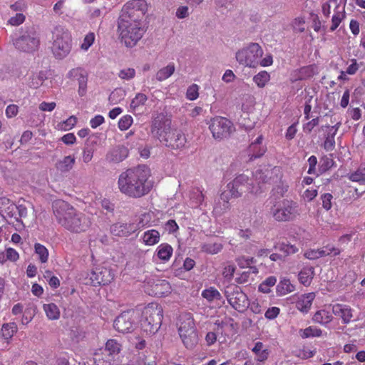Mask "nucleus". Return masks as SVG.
Instances as JSON below:
<instances>
[{"instance_id": "34", "label": "nucleus", "mask_w": 365, "mask_h": 365, "mask_svg": "<svg viewBox=\"0 0 365 365\" xmlns=\"http://www.w3.org/2000/svg\"><path fill=\"white\" fill-rule=\"evenodd\" d=\"M175 70V67L174 63H169L156 73L155 78L158 81H165L174 73Z\"/></svg>"}, {"instance_id": "35", "label": "nucleus", "mask_w": 365, "mask_h": 365, "mask_svg": "<svg viewBox=\"0 0 365 365\" xmlns=\"http://www.w3.org/2000/svg\"><path fill=\"white\" fill-rule=\"evenodd\" d=\"M294 290V286L291 284L289 279L281 280L277 286V293L279 296L291 293Z\"/></svg>"}, {"instance_id": "51", "label": "nucleus", "mask_w": 365, "mask_h": 365, "mask_svg": "<svg viewBox=\"0 0 365 365\" xmlns=\"http://www.w3.org/2000/svg\"><path fill=\"white\" fill-rule=\"evenodd\" d=\"M237 198L239 197L238 196V192L235 191L233 188L229 187V183L226 186V189L222 191V192L220 195V198L222 200H225L229 202V200L232 198Z\"/></svg>"}, {"instance_id": "20", "label": "nucleus", "mask_w": 365, "mask_h": 365, "mask_svg": "<svg viewBox=\"0 0 365 365\" xmlns=\"http://www.w3.org/2000/svg\"><path fill=\"white\" fill-rule=\"evenodd\" d=\"M136 231L133 223L117 222L110 227V232L115 236L128 237Z\"/></svg>"}, {"instance_id": "57", "label": "nucleus", "mask_w": 365, "mask_h": 365, "mask_svg": "<svg viewBox=\"0 0 365 365\" xmlns=\"http://www.w3.org/2000/svg\"><path fill=\"white\" fill-rule=\"evenodd\" d=\"M135 71L134 68H128L122 69L119 71L118 76L119 78L123 80L129 81L135 77Z\"/></svg>"}, {"instance_id": "7", "label": "nucleus", "mask_w": 365, "mask_h": 365, "mask_svg": "<svg viewBox=\"0 0 365 365\" xmlns=\"http://www.w3.org/2000/svg\"><path fill=\"white\" fill-rule=\"evenodd\" d=\"M39 43V36L34 26L21 29L20 36L14 40L16 49L27 53L35 51Z\"/></svg>"}, {"instance_id": "44", "label": "nucleus", "mask_w": 365, "mask_h": 365, "mask_svg": "<svg viewBox=\"0 0 365 365\" xmlns=\"http://www.w3.org/2000/svg\"><path fill=\"white\" fill-rule=\"evenodd\" d=\"M263 344L262 342H257L252 349V351L256 354L257 360L263 361L268 357L269 352L267 349H263Z\"/></svg>"}, {"instance_id": "31", "label": "nucleus", "mask_w": 365, "mask_h": 365, "mask_svg": "<svg viewBox=\"0 0 365 365\" xmlns=\"http://www.w3.org/2000/svg\"><path fill=\"white\" fill-rule=\"evenodd\" d=\"M314 269L312 267H304L299 273V281L303 285L309 286L314 277Z\"/></svg>"}, {"instance_id": "56", "label": "nucleus", "mask_w": 365, "mask_h": 365, "mask_svg": "<svg viewBox=\"0 0 365 365\" xmlns=\"http://www.w3.org/2000/svg\"><path fill=\"white\" fill-rule=\"evenodd\" d=\"M133 123V118L129 115L123 116L118 121V128L120 130H128Z\"/></svg>"}, {"instance_id": "2", "label": "nucleus", "mask_w": 365, "mask_h": 365, "mask_svg": "<svg viewBox=\"0 0 365 365\" xmlns=\"http://www.w3.org/2000/svg\"><path fill=\"white\" fill-rule=\"evenodd\" d=\"M52 207L58 224L71 232H83L91 226V222L88 217L77 211L64 200H55Z\"/></svg>"}, {"instance_id": "55", "label": "nucleus", "mask_w": 365, "mask_h": 365, "mask_svg": "<svg viewBox=\"0 0 365 365\" xmlns=\"http://www.w3.org/2000/svg\"><path fill=\"white\" fill-rule=\"evenodd\" d=\"M77 123V118L74 115L70 116L68 119L63 121L58 125L60 129L63 130H69L72 129Z\"/></svg>"}, {"instance_id": "14", "label": "nucleus", "mask_w": 365, "mask_h": 365, "mask_svg": "<svg viewBox=\"0 0 365 365\" xmlns=\"http://www.w3.org/2000/svg\"><path fill=\"white\" fill-rule=\"evenodd\" d=\"M171 130V119L167 115L160 113L153 117L151 123L153 136L161 141Z\"/></svg>"}, {"instance_id": "47", "label": "nucleus", "mask_w": 365, "mask_h": 365, "mask_svg": "<svg viewBox=\"0 0 365 365\" xmlns=\"http://www.w3.org/2000/svg\"><path fill=\"white\" fill-rule=\"evenodd\" d=\"M35 252L38 255V258L42 263H45L48 259V251L47 248L40 243H36L34 245Z\"/></svg>"}, {"instance_id": "8", "label": "nucleus", "mask_w": 365, "mask_h": 365, "mask_svg": "<svg viewBox=\"0 0 365 365\" xmlns=\"http://www.w3.org/2000/svg\"><path fill=\"white\" fill-rule=\"evenodd\" d=\"M179 335L187 349H192L198 343V335L194 320L190 314L180 316L178 324Z\"/></svg>"}, {"instance_id": "9", "label": "nucleus", "mask_w": 365, "mask_h": 365, "mask_svg": "<svg viewBox=\"0 0 365 365\" xmlns=\"http://www.w3.org/2000/svg\"><path fill=\"white\" fill-rule=\"evenodd\" d=\"M262 55L263 50L261 46L257 43H251L247 47L239 50L235 54V58L237 61L244 66L256 68Z\"/></svg>"}, {"instance_id": "37", "label": "nucleus", "mask_w": 365, "mask_h": 365, "mask_svg": "<svg viewBox=\"0 0 365 365\" xmlns=\"http://www.w3.org/2000/svg\"><path fill=\"white\" fill-rule=\"evenodd\" d=\"M43 310L47 317L51 320L58 319L60 317V311L58 307L53 303L44 304Z\"/></svg>"}, {"instance_id": "42", "label": "nucleus", "mask_w": 365, "mask_h": 365, "mask_svg": "<svg viewBox=\"0 0 365 365\" xmlns=\"http://www.w3.org/2000/svg\"><path fill=\"white\" fill-rule=\"evenodd\" d=\"M277 282V278L274 276H270L265 279L259 285V291L262 293H269L270 288L275 285Z\"/></svg>"}, {"instance_id": "19", "label": "nucleus", "mask_w": 365, "mask_h": 365, "mask_svg": "<svg viewBox=\"0 0 365 365\" xmlns=\"http://www.w3.org/2000/svg\"><path fill=\"white\" fill-rule=\"evenodd\" d=\"M69 78L78 82V94L83 96L86 93L88 77L86 73L81 68H73L68 73Z\"/></svg>"}, {"instance_id": "13", "label": "nucleus", "mask_w": 365, "mask_h": 365, "mask_svg": "<svg viewBox=\"0 0 365 365\" xmlns=\"http://www.w3.org/2000/svg\"><path fill=\"white\" fill-rule=\"evenodd\" d=\"M229 187L237 191L239 197L246 192L252 194H258L262 192L261 187L259 185L257 186L255 185L253 180L244 174L239 175L232 182H229Z\"/></svg>"}, {"instance_id": "54", "label": "nucleus", "mask_w": 365, "mask_h": 365, "mask_svg": "<svg viewBox=\"0 0 365 365\" xmlns=\"http://www.w3.org/2000/svg\"><path fill=\"white\" fill-rule=\"evenodd\" d=\"M204 197L202 191L199 188L194 189L190 193V199L195 202V206L200 205L203 202Z\"/></svg>"}, {"instance_id": "45", "label": "nucleus", "mask_w": 365, "mask_h": 365, "mask_svg": "<svg viewBox=\"0 0 365 365\" xmlns=\"http://www.w3.org/2000/svg\"><path fill=\"white\" fill-rule=\"evenodd\" d=\"M270 76L269 74L265 71H261L255 75L253 78L254 82L257 85L259 88H263L265 86L267 83L269 81Z\"/></svg>"}, {"instance_id": "6", "label": "nucleus", "mask_w": 365, "mask_h": 365, "mask_svg": "<svg viewBox=\"0 0 365 365\" xmlns=\"http://www.w3.org/2000/svg\"><path fill=\"white\" fill-rule=\"evenodd\" d=\"M270 203V215L278 222L291 221L299 215L297 203L292 200L284 199Z\"/></svg>"}, {"instance_id": "22", "label": "nucleus", "mask_w": 365, "mask_h": 365, "mask_svg": "<svg viewBox=\"0 0 365 365\" xmlns=\"http://www.w3.org/2000/svg\"><path fill=\"white\" fill-rule=\"evenodd\" d=\"M128 148L123 145H118L107 153L106 159L110 163H118L124 160L128 157Z\"/></svg>"}, {"instance_id": "63", "label": "nucleus", "mask_w": 365, "mask_h": 365, "mask_svg": "<svg viewBox=\"0 0 365 365\" xmlns=\"http://www.w3.org/2000/svg\"><path fill=\"white\" fill-rule=\"evenodd\" d=\"M287 190L288 186L287 185L282 184L274 187L272 192L274 195H277V197H283L287 192Z\"/></svg>"}, {"instance_id": "58", "label": "nucleus", "mask_w": 365, "mask_h": 365, "mask_svg": "<svg viewBox=\"0 0 365 365\" xmlns=\"http://www.w3.org/2000/svg\"><path fill=\"white\" fill-rule=\"evenodd\" d=\"M305 20L303 17L295 18L292 22V27L295 32L302 33L305 31Z\"/></svg>"}, {"instance_id": "17", "label": "nucleus", "mask_w": 365, "mask_h": 365, "mask_svg": "<svg viewBox=\"0 0 365 365\" xmlns=\"http://www.w3.org/2000/svg\"><path fill=\"white\" fill-rule=\"evenodd\" d=\"M160 143L171 149H182L185 148L187 139L181 130L172 128Z\"/></svg>"}, {"instance_id": "36", "label": "nucleus", "mask_w": 365, "mask_h": 365, "mask_svg": "<svg viewBox=\"0 0 365 365\" xmlns=\"http://www.w3.org/2000/svg\"><path fill=\"white\" fill-rule=\"evenodd\" d=\"M147 100L148 97L145 94L142 93H137L130 103V108L135 112L139 111L145 105Z\"/></svg>"}, {"instance_id": "12", "label": "nucleus", "mask_w": 365, "mask_h": 365, "mask_svg": "<svg viewBox=\"0 0 365 365\" xmlns=\"http://www.w3.org/2000/svg\"><path fill=\"white\" fill-rule=\"evenodd\" d=\"M209 128L212 137L218 140L228 138L234 130L232 122L226 118L220 116L211 120Z\"/></svg>"}, {"instance_id": "24", "label": "nucleus", "mask_w": 365, "mask_h": 365, "mask_svg": "<svg viewBox=\"0 0 365 365\" xmlns=\"http://www.w3.org/2000/svg\"><path fill=\"white\" fill-rule=\"evenodd\" d=\"M262 135H259L250 145L247 153L250 160L260 158L266 152V148L262 145Z\"/></svg>"}, {"instance_id": "43", "label": "nucleus", "mask_w": 365, "mask_h": 365, "mask_svg": "<svg viewBox=\"0 0 365 365\" xmlns=\"http://www.w3.org/2000/svg\"><path fill=\"white\" fill-rule=\"evenodd\" d=\"M230 202L225 200H222L219 198L213 207V213L216 216H221L230 209Z\"/></svg>"}, {"instance_id": "61", "label": "nucleus", "mask_w": 365, "mask_h": 365, "mask_svg": "<svg viewBox=\"0 0 365 365\" xmlns=\"http://www.w3.org/2000/svg\"><path fill=\"white\" fill-rule=\"evenodd\" d=\"M150 215L149 213L142 214L140 216V218H139V220L138 222V224L135 225L136 226V230L137 229L143 228L144 227L148 225L149 224V222H150Z\"/></svg>"}, {"instance_id": "40", "label": "nucleus", "mask_w": 365, "mask_h": 365, "mask_svg": "<svg viewBox=\"0 0 365 365\" xmlns=\"http://www.w3.org/2000/svg\"><path fill=\"white\" fill-rule=\"evenodd\" d=\"M338 9L339 6H337L335 9V13L331 18V25L329 29L331 31H335L346 17L344 10L343 9V11H340L337 10Z\"/></svg>"}, {"instance_id": "62", "label": "nucleus", "mask_w": 365, "mask_h": 365, "mask_svg": "<svg viewBox=\"0 0 365 365\" xmlns=\"http://www.w3.org/2000/svg\"><path fill=\"white\" fill-rule=\"evenodd\" d=\"M25 21V16L23 14H16L9 19V23L12 26H19Z\"/></svg>"}, {"instance_id": "27", "label": "nucleus", "mask_w": 365, "mask_h": 365, "mask_svg": "<svg viewBox=\"0 0 365 365\" xmlns=\"http://www.w3.org/2000/svg\"><path fill=\"white\" fill-rule=\"evenodd\" d=\"M315 295L313 292L302 295L297 302V309L302 312H307L314 299Z\"/></svg>"}, {"instance_id": "23", "label": "nucleus", "mask_w": 365, "mask_h": 365, "mask_svg": "<svg viewBox=\"0 0 365 365\" xmlns=\"http://www.w3.org/2000/svg\"><path fill=\"white\" fill-rule=\"evenodd\" d=\"M332 312L335 316L341 317L342 322L349 324L353 317L352 309L346 304H336L332 306Z\"/></svg>"}, {"instance_id": "11", "label": "nucleus", "mask_w": 365, "mask_h": 365, "mask_svg": "<svg viewBox=\"0 0 365 365\" xmlns=\"http://www.w3.org/2000/svg\"><path fill=\"white\" fill-rule=\"evenodd\" d=\"M224 293L227 302L235 310L243 312L249 307L248 298L240 287L230 284L225 288Z\"/></svg>"}, {"instance_id": "52", "label": "nucleus", "mask_w": 365, "mask_h": 365, "mask_svg": "<svg viewBox=\"0 0 365 365\" xmlns=\"http://www.w3.org/2000/svg\"><path fill=\"white\" fill-rule=\"evenodd\" d=\"M334 160L331 156H324L320 159L319 170L321 172H326L334 165Z\"/></svg>"}, {"instance_id": "5", "label": "nucleus", "mask_w": 365, "mask_h": 365, "mask_svg": "<svg viewBox=\"0 0 365 365\" xmlns=\"http://www.w3.org/2000/svg\"><path fill=\"white\" fill-rule=\"evenodd\" d=\"M51 51L56 58L62 59L71 50V36L69 32L61 26H56L52 31Z\"/></svg>"}, {"instance_id": "25", "label": "nucleus", "mask_w": 365, "mask_h": 365, "mask_svg": "<svg viewBox=\"0 0 365 365\" xmlns=\"http://www.w3.org/2000/svg\"><path fill=\"white\" fill-rule=\"evenodd\" d=\"M279 171V169L274 167L272 169H265L264 170H258L255 172V177L256 180L259 183H270L274 181V175H277V173Z\"/></svg>"}, {"instance_id": "50", "label": "nucleus", "mask_w": 365, "mask_h": 365, "mask_svg": "<svg viewBox=\"0 0 365 365\" xmlns=\"http://www.w3.org/2000/svg\"><path fill=\"white\" fill-rule=\"evenodd\" d=\"M319 257H323L325 256H328L330 255H333L334 256L339 255L341 252L340 250L330 246H326L322 249H318Z\"/></svg>"}, {"instance_id": "16", "label": "nucleus", "mask_w": 365, "mask_h": 365, "mask_svg": "<svg viewBox=\"0 0 365 365\" xmlns=\"http://www.w3.org/2000/svg\"><path fill=\"white\" fill-rule=\"evenodd\" d=\"M114 279V274L107 267H96L88 274V280L91 285H106Z\"/></svg>"}, {"instance_id": "41", "label": "nucleus", "mask_w": 365, "mask_h": 365, "mask_svg": "<svg viewBox=\"0 0 365 365\" xmlns=\"http://www.w3.org/2000/svg\"><path fill=\"white\" fill-rule=\"evenodd\" d=\"M17 331V325L15 323L4 324L1 328L2 336L8 340L10 339Z\"/></svg>"}, {"instance_id": "46", "label": "nucleus", "mask_w": 365, "mask_h": 365, "mask_svg": "<svg viewBox=\"0 0 365 365\" xmlns=\"http://www.w3.org/2000/svg\"><path fill=\"white\" fill-rule=\"evenodd\" d=\"M300 336L303 339L309 338V337H314V336H320L322 334V331L320 329L309 327L304 329H301L299 331Z\"/></svg>"}, {"instance_id": "15", "label": "nucleus", "mask_w": 365, "mask_h": 365, "mask_svg": "<svg viewBox=\"0 0 365 365\" xmlns=\"http://www.w3.org/2000/svg\"><path fill=\"white\" fill-rule=\"evenodd\" d=\"M136 318V313L133 310L123 312L115 318L113 327L119 332H131L135 327Z\"/></svg>"}, {"instance_id": "26", "label": "nucleus", "mask_w": 365, "mask_h": 365, "mask_svg": "<svg viewBox=\"0 0 365 365\" xmlns=\"http://www.w3.org/2000/svg\"><path fill=\"white\" fill-rule=\"evenodd\" d=\"M322 130L324 131L323 148L327 151L334 150L335 148V135L337 133V128H328Z\"/></svg>"}, {"instance_id": "30", "label": "nucleus", "mask_w": 365, "mask_h": 365, "mask_svg": "<svg viewBox=\"0 0 365 365\" xmlns=\"http://www.w3.org/2000/svg\"><path fill=\"white\" fill-rule=\"evenodd\" d=\"M316 73V67L314 65L302 67L294 71L295 80H304L312 77Z\"/></svg>"}, {"instance_id": "33", "label": "nucleus", "mask_w": 365, "mask_h": 365, "mask_svg": "<svg viewBox=\"0 0 365 365\" xmlns=\"http://www.w3.org/2000/svg\"><path fill=\"white\" fill-rule=\"evenodd\" d=\"M332 319L333 317L329 311L321 309L314 314L312 319L314 322L325 325L331 322Z\"/></svg>"}, {"instance_id": "1", "label": "nucleus", "mask_w": 365, "mask_h": 365, "mask_svg": "<svg viewBox=\"0 0 365 365\" xmlns=\"http://www.w3.org/2000/svg\"><path fill=\"white\" fill-rule=\"evenodd\" d=\"M150 169L144 165L129 168L118 177V187L121 193L130 198H140L150 192L153 185L149 181Z\"/></svg>"}, {"instance_id": "18", "label": "nucleus", "mask_w": 365, "mask_h": 365, "mask_svg": "<svg viewBox=\"0 0 365 365\" xmlns=\"http://www.w3.org/2000/svg\"><path fill=\"white\" fill-rule=\"evenodd\" d=\"M148 286L147 292L155 297H165L171 292V286L165 279H154Z\"/></svg>"}, {"instance_id": "60", "label": "nucleus", "mask_w": 365, "mask_h": 365, "mask_svg": "<svg viewBox=\"0 0 365 365\" xmlns=\"http://www.w3.org/2000/svg\"><path fill=\"white\" fill-rule=\"evenodd\" d=\"M198 86L192 84L188 87L186 92V97L190 101H194L198 98Z\"/></svg>"}, {"instance_id": "21", "label": "nucleus", "mask_w": 365, "mask_h": 365, "mask_svg": "<svg viewBox=\"0 0 365 365\" xmlns=\"http://www.w3.org/2000/svg\"><path fill=\"white\" fill-rule=\"evenodd\" d=\"M16 205L6 197H0V215L4 217H14L19 221L16 216Z\"/></svg>"}, {"instance_id": "32", "label": "nucleus", "mask_w": 365, "mask_h": 365, "mask_svg": "<svg viewBox=\"0 0 365 365\" xmlns=\"http://www.w3.org/2000/svg\"><path fill=\"white\" fill-rule=\"evenodd\" d=\"M173 251V247L170 245L163 243L158 247L156 252L160 259L167 262L170 259Z\"/></svg>"}, {"instance_id": "29", "label": "nucleus", "mask_w": 365, "mask_h": 365, "mask_svg": "<svg viewBox=\"0 0 365 365\" xmlns=\"http://www.w3.org/2000/svg\"><path fill=\"white\" fill-rule=\"evenodd\" d=\"M160 232L154 229L145 231L141 236V240L145 245L152 246L160 241Z\"/></svg>"}, {"instance_id": "48", "label": "nucleus", "mask_w": 365, "mask_h": 365, "mask_svg": "<svg viewBox=\"0 0 365 365\" xmlns=\"http://www.w3.org/2000/svg\"><path fill=\"white\" fill-rule=\"evenodd\" d=\"M121 349V345L115 339H109L106 344V351L110 355L118 354Z\"/></svg>"}, {"instance_id": "10", "label": "nucleus", "mask_w": 365, "mask_h": 365, "mask_svg": "<svg viewBox=\"0 0 365 365\" xmlns=\"http://www.w3.org/2000/svg\"><path fill=\"white\" fill-rule=\"evenodd\" d=\"M120 37L127 47H133L141 39L145 32L143 24L119 23Z\"/></svg>"}, {"instance_id": "3", "label": "nucleus", "mask_w": 365, "mask_h": 365, "mask_svg": "<svg viewBox=\"0 0 365 365\" xmlns=\"http://www.w3.org/2000/svg\"><path fill=\"white\" fill-rule=\"evenodd\" d=\"M163 320V308L158 304L151 303L143 311L140 322L142 330L147 334H154L160 329Z\"/></svg>"}, {"instance_id": "49", "label": "nucleus", "mask_w": 365, "mask_h": 365, "mask_svg": "<svg viewBox=\"0 0 365 365\" xmlns=\"http://www.w3.org/2000/svg\"><path fill=\"white\" fill-rule=\"evenodd\" d=\"M274 247L284 252L286 255H292L298 252V248L296 246L283 242L275 245Z\"/></svg>"}, {"instance_id": "38", "label": "nucleus", "mask_w": 365, "mask_h": 365, "mask_svg": "<svg viewBox=\"0 0 365 365\" xmlns=\"http://www.w3.org/2000/svg\"><path fill=\"white\" fill-rule=\"evenodd\" d=\"M222 245L218 242H207L201 245V250L210 255L220 252L222 249Z\"/></svg>"}, {"instance_id": "59", "label": "nucleus", "mask_w": 365, "mask_h": 365, "mask_svg": "<svg viewBox=\"0 0 365 365\" xmlns=\"http://www.w3.org/2000/svg\"><path fill=\"white\" fill-rule=\"evenodd\" d=\"M95 41V34L93 32L88 33L83 39L81 48L84 51H87Z\"/></svg>"}, {"instance_id": "39", "label": "nucleus", "mask_w": 365, "mask_h": 365, "mask_svg": "<svg viewBox=\"0 0 365 365\" xmlns=\"http://www.w3.org/2000/svg\"><path fill=\"white\" fill-rule=\"evenodd\" d=\"M202 296L210 302L222 299L221 294L214 287L203 290Z\"/></svg>"}, {"instance_id": "28", "label": "nucleus", "mask_w": 365, "mask_h": 365, "mask_svg": "<svg viewBox=\"0 0 365 365\" xmlns=\"http://www.w3.org/2000/svg\"><path fill=\"white\" fill-rule=\"evenodd\" d=\"M76 162L73 156H65L63 159L58 160L55 164V168L61 173H67L70 171Z\"/></svg>"}, {"instance_id": "4", "label": "nucleus", "mask_w": 365, "mask_h": 365, "mask_svg": "<svg viewBox=\"0 0 365 365\" xmlns=\"http://www.w3.org/2000/svg\"><path fill=\"white\" fill-rule=\"evenodd\" d=\"M148 11V4L145 0H132L122 8L119 23L143 24L142 21Z\"/></svg>"}, {"instance_id": "64", "label": "nucleus", "mask_w": 365, "mask_h": 365, "mask_svg": "<svg viewBox=\"0 0 365 365\" xmlns=\"http://www.w3.org/2000/svg\"><path fill=\"white\" fill-rule=\"evenodd\" d=\"M280 309L278 307H273L271 308H269L265 314L264 317L268 319H275L278 314H279Z\"/></svg>"}, {"instance_id": "53", "label": "nucleus", "mask_w": 365, "mask_h": 365, "mask_svg": "<svg viewBox=\"0 0 365 365\" xmlns=\"http://www.w3.org/2000/svg\"><path fill=\"white\" fill-rule=\"evenodd\" d=\"M351 181L364 182H365V168H359L349 176Z\"/></svg>"}]
</instances>
